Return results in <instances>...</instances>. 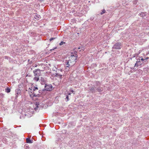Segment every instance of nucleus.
<instances>
[{"mask_svg": "<svg viewBox=\"0 0 149 149\" xmlns=\"http://www.w3.org/2000/svg\"><path fill=\"white\" fill-rule=\"evenodd\" d=\"M77 55L76 54H74L72 55L69 57V60L68 61H66L65 63L66 69H68V70L70 67L72 66L75 63L76 60L77 59Z\"/></svg>", "mask_w": 149, "mask_h": 149, "instance_id": "1", "label": "nucleus"}, {"mask_svg": "<svg viewBox=\"0 0 149 149\" xmlns=\"http://www.w3.org/2000/svg\"><path fill=\"white\" fill-rule=\"evenodd\" d=\"M29 92L30 97L32 98L38 96L39 92L37 87H32L29 89Z\"/></svg>", "mask_w": 149, "mask_h": 149, "instance_id": "2", "label": "nucleus"}, {"mask_svg": "<svg viewBox=\"0 0 149 149\" xmlns=\"http://www.w3.org/2000/svg\"><path fill=\"white\" fill-rule=\"evenodd\" d=\"M122 44L121 43H118L115 44L112 47L113 49H119L122 47Z\"/></svg>", "mask_w": 149, "mask_h": 149, "instance_id": "3", "label": "nucleus"}, {"mask_svg": "<svg viewBox=\"0 0 149 149\" xmlns=\"http://www.w3.org/2000/svg\"><path fill=\"white\" fill-rule=\"evenodd\" d=\"M45 89L47 91L52 90V86L51 84H46L45 86Z\"/></svg>", "mask_w": 149, "mask_h": 149, "instance_id": "4", "label": "nucleus"}, {"mask_svg": "<svg viewBox=\"0 0 149 149\" xmlns=\"http://www.w3.org/2000/svg\"><path fill=\"white\" fill-rule=\"evenodd\" d=\"M59 71H60V72H62L63 71L62 69H60V70H58V71H57L56 72V73H55L56 75L55 76H59L60 77L61 79V77H62V74L61 73H60L59 72Z\"/></svg>", "mask_w": 149, "mask_h": 149, "instance_id": "5", "label": "nucleus"}, {"mask_svg": "<svg viewBox=\"0 0 149 149\" xmlns=\"http://www.w3.org/2000/svg\"><path fill=\"white\" fill-rule=\"evenodd\" d=\"M38 71L39 72H40V70L39 69L35 70H34L33 71V72L34 74V76H36L37 75H39V74L38 73Z\"/></svg>", "mask_w": 149, "mask_h": 149, "instance_id": "6", "label": "nucleus"}, {"mask_svg": "<svg viewBox=\"0 0 149 149\" xmlns=\"http://www.w3.org/2000/svg\"><path fill=\"white\" fill-rule=\"evenodd\" d=\"M141 64H142L140 61H136V63L135 64L134 66L137 67L141 65Z\"/></svg>", "mask_w": 149, "mask_h": 149, "instance_id": "7", "label": "nucleus"}, {"mask_svg": "<svg viewBox=\"0 0 149 149\" xmlns=\"http://www.w3.org/2000/svg\"><path fill=\"white\" fill-rule=\"evenodd\" d=\"M40 75H37V76H35V77L33 78V80L36 81H37L39 79V76Z\"/></svg>", "mask_w": 149, "mask_h": 149, "instance_id": "8", "label": "nucleus"}, {"mask_svg": "<svg viewBox=\"0 0 149 149\" xmlns=\"http://www.w3.org/2000/svg\"><path fill=\"white\" fill-rule=\"evenodd\" d=\"M34 18L37 20H38L40 18V16L39 15H36L35 16Z\"/></svg>", "mask_w": 149, "mask_h": 149, "instance_id": "9", "label": "nucleus"}, {"mask_svg": "<svg viewBox=\"0 0 149 149\" xmlns=\"http://www.w3.org/2000/svg\"><path fill=\"white\" fill-rule=\"evenodd\" d=\"M39 105V103L38 102H36L35 104L36 107L34 109L36 111L37 109L38 108V106Z\"/></svg>", "mask_w": 149, "mask_h": 149, "instance_id": "10", "label": "nucleus"}, {"mask_svg": "<svg viewBox=\"0 0 149 149\" xmlns=\"http://www.w3.org/2000/svg\"><path fill=\"white\" fill-rule=\"evenodd\" d=\"M26 142L27 143H32V142L29 138L26 139Z\"/></svg>", "mask_w": 149, "mask_h": 149, "instance_id": "11", "label": "nucleus"}, {"mask_svg": "<svg viewBox=\"0 0 149 149\" xmlns=\"http://www.w3.org/2000/svg\"><path fill=\"white\" fill-rule=\"evenodd\" d=\"M6 91L7 93H8L10 92V89L9 88H7Z\"/></svg>", "mask_w": 149, "mask_h": 149, "instance_id": "12", "label": "nucleus"}, {"mask_svg": "<svg viewBox=\"0 0 149 149\" xmlns=\"http://www.w3.org/2000/svg\"><path fill=\"white\" fill-rule=\"evenodd\" d=\"M105 11L104 9L103 10L102 12L100 13L101 15H102L104 13H105Z\"/></svg>", "mask_w": 149, "mask_h": 149, "instance_id": "13", "label": "nucleus"}, {"mask_svg": "<svg viewBox=\"0 0 149 149\" xmlns=\"http://www.w3.org/2000/svg\"><path fill=\"white\" fill-rule=\"evenodd\" d=\"M65 43V42H63V41H62V42H61L60 43L59 45H63V43Z\"/></svg>", "mask_w": 149, "mask_h": 149, "instance_id": "14", "label": "nucleus"}, {"mask_svg": "<svg viewBox=\"0 0 149 149\" xmlns=\"http://www.w3.org/2000/svg\"><path fill=\"white\" fill-rule=\"evenodd\" d=\"M55 39V38H51L50 39V41L53 40H54V39Z\"/></svg>", "mask_w": 149, "mask_h": 149, "instance_id": "15", "label": "nucleus"}, {"mask_svg": "<svg viewBox=\"0 0 149 149\" xmlns=\"http://www.w3.org/2000/svg\"><path fill=\"white\" fill-rule=\"evenodd\" d=\"M66 98L67 99V101H68L69 100V97L68 96V95H67L66 97Z\"/></svg>", "mask_w": 149, "mask_h": 149, "instance_id": "16", "label": "nucleus"}, {"mask_svg": "<svg viewBox=\"0 0 149 149\" xmlns=\"http://www.w3.org/2000/svg\"><path fill=\"white\" fill-rule=\"evenodd\" d=\"M141 61H144V60H145V59H143V58H142L141 59Z\"/></svg>", "mask_w": 149, "mask_h": 149, "instance_id": "17", "label": "nucleus"}, {"mask_svg": "<svg viewBox=\"0 0 149 149\" xmlns=\"http://www.w3.org/2000/svg\"><path fill=\"white\" fill-rule=\"evenodd\" d=\"M148 59V57H147L145 59V60H146V61H147V60Z\"/></svg>", "mask_w": 149, "mask_h": 149, "instance_id": "18", "label": "nucleus"}, {"mask_svg": "<svg viewBox=\"0 0 149 149\" xmlns=\"http://www.w3.org/2000/svg\"><path fill=\"white\" fill-rule=\"evenodd\" d=\"M71 95L70 93H68L67 95Z\"/></svg>", "mask_w": 149, "mask_h": 149, "instance_id": "19", "label": "nucleus"}, {"mask_svg": "<svg viewBox=\"0 0 149 149\" xmlns=\"http://www.w3.org/2000/svg\"><path fill=\"white\" fill-rule=\"evenodd\" d=\"M71 91L73 93V92H74V91H73V90H72Z\"/></svg>", "mask_w": 149, "mask_h": 149, "instance_id": "20", "label": "nucleus"}, {"mask_svg": "<svg viewBox=\"0 0 149 149\" xmlns=\"http://www.w3.org/2000/svg\"><path fill=\"white\" fill-rule=\"evenodd\" d=\"M142 14H143V13H142L141 14V15H142Z\"/></svg>", "mask_w": 149, "mask_h": 149, "instance_id": "21", "label": "nucleus"}]
</instances>
